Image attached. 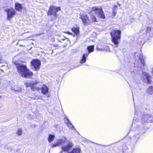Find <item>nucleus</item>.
<instances>
[{"label": "nucleus", "instance_id": "1", "mask_svg": "<svg viewBox=\"0 0 153 153\" xmlns=\"http://www.w3.org/2000/svg\"><path fill=\"white\" fill-rule=\"evenodd\" d=\"M14 63L16 66L18 72L22 77L30 78L33 75V73L27 69L26 66L19 64L17 62H14Z\"/></svg>", "mask_w": 153, "mask_h": 153}, {"label": "nucleus", "instance_id": "2", "mask_svg": "<svg viewBox=\"0 0 153 153\" xmlns=\"http://www.w3.org/2000/svg\"><path fill=\"white\" fill-rule=\"evenodd\" d=\"M121 31L118 30H113L110 33L112 37V41L116 47L121 39Z\"/></svg>", "mask_w": 153, "mask_h": 153}, {"label": "nucleus", "instance_id": "3", "mask_svg": "<svg viewBox=\"0 0 153 153\" xmlns=\"http://www.w3.org/2000/svg\"><path fill=\"white\" fill-rule=\"evenodd\" d=\"M92 10L95 11V13L98 15V17L103 19L105 18L103 12L101 7H93Z\"/></svg>", "mask_w": 153, "mask_h": 153}, {"label": "nucleus", "instance_id": "4", "mask_svg": "<svg viewBox=\"0 0 153 153\" xmlns=\"http://www.w3.org/2000/svg\"><path fill=\"white\" fill-rule=\"evenodd\" d=\"M7 15V19L8 20H10L13 18L16 13L15 10L13 8H7L5 10Z\"/></svg>", "mask_w": 153, "mask_h": 153}, {"label": "nucleus", "instance_id": "5", "mask_svg": "<svg viewBox=\"0 0 153 153\" xmlns=\"http://www.w3.org/2000/svg\"><path fill=\"white\" fill-rule=\"evenodd\" d=\"M60 10L61 8L59 7H57L53 5H51L47 13L48 15H53L56 17V13Z\"/></svg>", "mask_w": 153, "mask_h": 153}, {"label": "nucleus", "instance_id": "6", "mask_svg": "<svg viewBox=\"0 0 153 153\" xmlns=\"http://www.w3.org/2000/svg\"><path fill=\"white\" fill-rule=\"evenodd\" d=\"M151 76L146 72H143L141 76V79L143 82L147 84H150L152 81Z\"/></svg>", "mask_w": 153, "mask_h": 153}, {"label": "nucleus", "instance_id": "7", "mask_svg": "<svg viewBox=\"0 0 153 153\" xmlns=\"http://www.w3.org/2000/svg\"><path fill=\"white\" fill-rule=\"evenodd\" d=\"M80 18L82 19L84 25H89L91 22V21L89 19V17L87 14L80 15Z\"/></svg>", "mask_w": 153, "mask_h": 153}, {"label": "nucleus", "instance_id": "8", "mask_svg": "<svg viewBox=\"0 0 153 153\" xmlns=\"http://www.w3.org/2000/svg\"><path fill=\"white\" fill-rule=\"evenodd\" d=\"M38 83L39 82L37 81H35L32 82L27 81L25 82V84L27 87H30L32 90L34 91L35 90L38 89V88L35 85Z\"/></svg>", "mask_w": 153, "mask_h": 153}, {"label": "nucleus", "instance_id": "9", "mask_svg": "<svg viewBox=\"0 0 153 153\" xmlns=\"http://www.w3.org/2000/svg\"><path fill=\"white\" fill-rule=\"evenodd\" d=\"M30 63L36 70L39 69L41 65L40 60L37 59H33L31 62Z\"/></svg>", "mask_w": 153, "mask_h": 153}, {"label": "nucleus", "instance_id": "10", "mask_svg": "<svg viewBox=\"0 0 153 153\" xmlns=\"http://www.w3.org/2000/svg\"><path fill=\"white\" fill-rule=\"evenodd\" d=\"M41 90L42 93L44 94H46L48 92V88L46 85H43Z\"/></svg>", "mask_w": 153, "mask_h": 153}, {"label": "nucleus", "instance_id": "11", "mask_svg": "<svg viewBox=\"0 0 153 153\" xmlns=\"http://www.w3.org/2000/svg\"><path fill=\"white\" fill-rule=\"evenodd\" d=\"M88 53H85L83 54L82 59L80 60V63L83 64L85 62L86 58L88 56Z\"/></svg>", "mask_w": 153, "mask_h": 153}, {"label": "nucleus", "instance_id": "12", "mask_svg": "<svg viewBox=\"0 0 153 153\" xmlns=\"http://www.w3.org/2000/svg\"><path fill=\"white\" fill-rule=\"evenodd\" d=\"M63 137L64 139H59L57 140L56 142L59 146L66 142L67 140L66 138L65 137Z\"/></svg>", "mask_w": 153, "mask_h": 153}, {"label": "nucleus", "instance_id": "13", "mask_svg": "<svg viewBox=\"0 0 153 153\" xmlns=\"http://www.w3.org/2000/svg\"><path fill=\"white\" fill-rule=\"evenodd\" d=\"M15 9L17 11H20L22 9V7L21 4L18 3L15 4Z\"/></svg>", "mask_w": 153, "mask_h": 153}, {"label": "nucleus", "instance_id": "14", "mask_svg": "<svg viewBox=\"0 0 153 153\" xmlns=\"http://www.w3.org/2000/svg\"><path fill=\"white\" fill-rule=\"evenodd\" d=\"M11 89L17 92H20L22 91V89L21 88L16 86L14 87H12Z\"/></svg>", "mask_w": 153, "mask_h": 153}, {"label": "nucleus", "instance_id": "15", "mask_svg": "<svg viewBox=\"0 0 153 153\" xmlns=\"http://www.w3.org/2000/svg\"><path fill=\"white\" fill-rule=\"evenodd\" d=\"M150 117V116L149 114H146L143 116L142 117V119L145 122H149V120H150V119L149 120V119Z\"/></svg>", "mask_w": 153, "mask_h": 153}, {"label": "nucleus", "instance_id": "16", "mask_svg": "<svg viewBox=\"0 0 153 153\" xmlns=\"http://www.w3.org/2000/svg\"><path fill=\"white\" fill-rule=\"evenodd\" d=\"M81 150L79 148H75L73 149L71 152H68V153H80Z\"/></svg>", "mask_w": 153, "mask_h": 153}, {"label": "nucleus", "instance_id": "17", "mask_svg": "<svg viewBox=\"0 0 153 153\" xmlns=\"http://www.w3.org/2000/svg\"><path fill=\"white\" fill-rule=\"evenodd\" d=\"M55 137L54 135L52 134H49V135L48 140L50 143L53 141Z\"/></svg>", "mask_w": 153, "mask_h": 153}, {"label": "nucleus", "instance_id": "18", "mask_svg": "<svg viewBox=\"0 0 153 153\" xmlns=\"http://www.w3.org/2000/svg\"><path fill=\"white\" fill-rule=\"evenodd\" d=\"M139 59L140 61L141 62L142 64L143 65V66H144L145 65V63L143 59V57L141 54H140L139 56Z\"/></svg>", "mask_w": 153, "mask_h": 153}, {"label": "nucleus", "instance_id": "19", "mask_svg": "<svg viewBox=\"0 0 153 153\" xmlns=\"http://www.w3.org/2000/svg\"><path fill=\"white\" fill-rule=\"evenodd\" d=\"M72 31L76 35H77L79 32V28H71Z\"/></svg>", "mask_w": 153, "mask_h": 153}, {"label": "nucleus", "instance_id": "20", "mask_svg": "<svg viewBox=\"0 0 153 153\" xmlns=\"http://www.w3.org/2000/svg\"><path fill=\"white\" fill-rule=\"evenodd\" d=\"M90 18L91 19V22H97V19L95 16L94 15V14L93 13L91 14L90 15Z\"/></svg>", "mask_w": 153, "mask_h": 153}, {"label": "nucleus", "instance_id": "21", "mask_svg": "<svg viewBox=\"0 0 153 153\" xmlns=\"http://www.w3.org/2000/svg\"><path fill=\"white\" fill-rule=\"evenodd\" d=\"M147 92L150 94H153V87L152 86H150L147 90Z\"/></svg>", "mask_w": 153, "mask_h": 153}, {"label": "nucleus", "instance_id": "22", "mask_svg": "<svg viewBox=\"0 0 153 153\" xmlns=\"http://www.w3.org/2000/svg\"><path fill=\"white\" fill-rule=\"evenodd\" d=\"M94 46L91 45L88 47L87 49L88 51V53H90L91 52H93L94 49Z\"/></svg>", "mask_w": 153, "mask_h": 153}, {"label": "nucleus", "instance_id": "23", "mask_svg": "<svg viewBox=\"0 0 153 153\" xmlns=\"http://www.w3.org/2000/svg\"><path fill=\"white\" fill-rule=\"evenodd\" d=\"M22 130L21 128H19L16 131V134L17 135L21 136L22 134Z\"/></svg>", "mask_w": 153, "mask_h": 153}, {"label": "nucleus", "instance_id": "24", "mask_svg": "<svg viewBox=\"0 0 153 153\" xmlns=\"http://www.w3.org/2000/svg\"><path fill=\"white\" fill-rule=\"evenodd\" d=\"M61 148L62 150L64 152H68L70 149L67 146H62Z\"/></svg>", "mask_w": 153, "mask_h": 153}, {"label": "nucleus", "instance_id": "25", "mask_svg": "<svg viewBox=\"0 0 153 153\" xmlns=\"http://www.w3.org/2000/svg\"><path fill=\"white\" fill-rule=\"evenodd\" d=\"M73 146V144L72 142L70 141H68V144L67 146L69 149H70V148Z\"/></svg>", "mask_w": 153, "mask_h": 153}, {"label": "nucleus", "instance_id": "26", "mask_svg": "<svg viewBox=\"0 0 153 153\" xmlns=\"http://www.w3.org/2000/svg\"><path fill=\"white\" fill-rule=\"evenodd\" d=\"M68 126L70 128H74V126L70 122L67 124Z\"/></svg>", "mask_w": 153, "mask_h": 153}, {"label": "nucleus", "instance_id": "27", "mask_svg": "<svg viewBox=\"0 0 153 153\" xmlns=\"http://www.w3.org/2000/svg\"><path fill=\"white\" fill-rule=\"evenodd\" d=\"M65 122L67 125L70 122L69 120L67 117H66L65 119Z\"/></svg>", "mask_w": 153, "mask_h": 153}, {"label": "nucleus", "instance_id": "28", "mask_svg": "<svg viewBox=\"0 0 153 153\" xmlns=\"http://www.w3.org/2000/svg\"><path fill=\"white\" fill-rule=\"evenodd\" d=\"M151 31V27H147L146 28V32L147 33H150Z\"/></svg>", "mask_w": 153, "mask_h": 153}, {"label": "nucleus", "instance_id": "29", "mask_svg": "<svg viewBox=\"0 0 153 153\" xmlns=\"http://www.w3.org/2000/svg\"><path fill=\"white\" fill-rule=\"evenodd\" d=\"M51 145L52 147H55L58 146H59V145H58L57 142L54 144H52Z\"/></svg>", "mask_w": 153, "mask_h": 153}, {"label": "nucleus", "instance_id": "30", "mask_svg": "<svg viewBox=\"0 0 153 153\" xmlns=\"http://www.w3.org/2000/svg\"><path fill=\"white\" fill-rule=\"evenodd\" d=\"M113 14H114V16H115L116 14L117 13V12L116 11V10L115 9H114L113 10Z\"/></svg>", "mask_w": 153, "mask_h": 153}, {"label": "nucleus", "instance_id": "31", "mask_svg": "<svg viewBox=\"0 0 153 153\" xmlns=\"http://www.w3.org/2000/svg\"><path fill=\"white\" fill-rule=\"evenodd\" d=\"M64 33H68V34L69 35H72V33L70 32H64Z\"/></svg>", "mask_w": 153, "mask_h": 153}, {"label": "nucleus", "instance_id": "32", "mask_svg": "<svg viewBox=\"0 0 153 153\" xmlns=\"http://www.w3.org/2000/svg\"><path fill=\"white\" fill-rule=\"evenodd\" d=\"M152 73L153 74V68H152Z\"/></svg>", "mask_w": 153, "mask_h": 153}, {"label": "nucleus", "instance_id": "33", "mask_svg": "<svg viewBox=\"0 0 153 153\" xmlns=\"http://www.w3.org/2000/svg\"><path fill=\"white\" fill-rule=\"evenodd\" d=\"M58 42H61V41H58Z\"/></svg>", "mask_w": 153, "mask_h": 153}, {"label": "nucleus", "instance_id": "34", "mask_svg": "<svg viewBox=\"0 0 153 153\" xmlns=\"http://www.w3.org/2000/svg\"><path fill=\"white\" fill-rule=\"evenodd\" d=\"M1 71H3V70L1 69Z\"/></svg>", "mask_w": 153, "mask_h": 153}, {"label": "nucleus", "instance_id": "35", "mask_svg": "<svg viewBox=\"0 0 153 153\" xmlns=\"http://www.w3.org/2000/svg\"><path fill=\"white\" fill-rule=\"evenodd\" d=\"M62 40H65V39H62Z\"/></svg>", "mask_w": 153, "mask_h": 153}, {"label": "nucleus", "instance_id": "36", "mask_svg": "<svg viewBox=\"0 0 153 153\" xmlns=\"http://www.w3.org/2000/svg\"><path fill=\"white\" fill-rule=\"evenodd\" d=\"M62 151L61 152V153H62Z\"/></svg>", "mask_w": 153, "mask_h": 153}, {"label": "nucleus", "instance_id": "37", "mask_svg": "<svg viewBox=\"0 0 153 153\" xmlns=\"http://www.w3.org/2000/svg\"><path fill=\"white\" fill-rule=\"evenodd\" d=\"M134 107H135V109H136V108H135V106H134Z\"/></svg>", "mask_w": 153, "mask_h": 153}, {"label": "nucleus", "instance_id": "38", "mask_svg": "<svg viewBox=\"0 0 153 153\" xmlns=\"http://www.w3.org/2000/svg\"><path fill=\"white\" fill-rule=\"evenodd\" d=\"M1 96H0V98H1Z\"/></svg>", "mask_w": 153, "mask_h": 153}, {"label": "nucleus", "instance_id": "39", "mask_svg": "<svg viewBox=\"0 0 153 153\" xmlns=\"http://www.w3.org/2000/svg\"><path fill=\"white\" fill-rule=\"evenodd\" d=\"M136 113V111H135V113Z\"/></svg>", "mask_w": 153, "mask_h": 153}]
</instances>
